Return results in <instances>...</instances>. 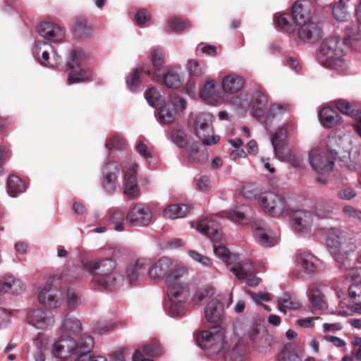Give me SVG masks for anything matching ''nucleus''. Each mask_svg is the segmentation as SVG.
<instances>
[{
	"instance_id": "5fc2aeb1",
	"label": "nucleus",
	"mask_w": 361,
	"mask_h": 361,
	"mask_svg": "<svg viewBox=\"0 0 361 361\" xmlns=\"http://www.w3.org/2000/svg\"><path fill=\"white\" fill-rule=\"evenodd\" d=\"M278 361H302V360L296 353L284 347L279 355Z\"/></svg>"
},
{
	"instance_id": "72a5a7b5",
	"label": "nucleus",
	"mask_w": 361,
	"mask_h": 361,
	"mask_svg": "<svg viewBox=\"0 0 361 361\" xmlns=\"http://www.w3.org/2000/svg\"><path fill=\"white\" fill-rule=\"evenodd\" d=\"M165 51L161 47H154L152 49L151 60L153 65L154 72L152 73L153 79L158 80L160 74L157 72L159 71L164 63Z\"/></svg>"
},
{
	"instance_id": "2f4dec72",
	"label": "nucleus",
	"mask_w": 361,
	"mask_h": 361,
	"mask_svg": "<svg viewBox=\"0 0 361 361\" xmlns=\"http://www.w3.org/2000/svg\"><path fill=\"white\" fill-rule=\"evenodd\" d=\"M190 210L191 207L187 204H173L165 208L163 215L166 219H176L185 217Z\"/></svg>"
},
{
	"instance_id": "f704fd0d",
	"label": "nucleus",
	"mask_w": 361,
	"mask_h": 361,
	"mask_svg": "<svg viewBox=\"0 0 361 361\" xmlns=\"http://www.w3.org/2000/svg\"><path fill=\"white\" fill-rule=\"evenodd\" d=\"M310 302L312 310H322L327 307L324 295L321 290L317 288H312L310 290Z\"/></svg>"
},
{
	"instance_id": "423d86ee",
	"label": "nucleus",
	"mask_w": 361,
	"mask_h": 361,
	"mask_svg": "<svg viewBox=\"0 0 361 361\" xmlns=\"http://www.w3.org/2000/svg\"><path fill=\"white\" fill-rule=\"evenodd\" d=\"M196 228L198 231L206 235L214 242V252L215 255L223 259L226 264H232L233 258H235L229 250L221 245H216L222 238V231L219 224L212 218H205L197 222Z\"/></svg>"
},
{
	"instance_id": "09e8293b",
	"label": "nucleus",
	"mask_w": 361,
	"mask_h": 361,
	"mask_svg": "<svg viewBox=\"0 0 361 361\" xmlns=\"http://www.w3.org/2000/svg\"><path fill=\"white\" fill-rule=\"evenodd\" d=\"M343 0H338V3L334 5L333 14L334 18L341 22L347 21L350 17L345 6L342 3Z\"/></svg>"
},
{
	"instance_id": "f8f14e48",
	"label": "nucleus",
	"mask_w": 361,
	"mask_h": 361,
	"mask_svg": "<svg viewBox=\"0 0 361 361\" xmlns=\"http://www.w3.org/2000/svg\"><path fill=\"white\" fill-rule=\"evenodd\" d=\"M231 271H232L238 279L247 278L246 283L251 287L257 286L261 281L259 278L252 276L254 267L250 260H245L243 262L235 264L231 269Z\"/></svg>"
},
{
	"instance_id": "c03bdc74",
	"label": "nucleus",
	"mask_w": 361,
	"mask_h": 361,
	"mask_svg": "<svg viewBox=\"0 0 361 361\" xmlns=\"http://www.w3.org/2000/svg\"><path fill=\"white\" fill-rule=\"evenodd\" d=\"M145 97L149 104L155 108H158L163 103V98L155 87H150L146 90Z\"/></svg>"
},
{
	"instance_id": "c85d7f7f",
	"label": "nucleus",
	"mask_w": 361,
	"mask_h": 361,
	"mask_svg": "<svg viewBox=\"0 0 361 361\" xmlns=\"http://www.w3.org/2000/svg\"><path fill=\"white\" fill-rule=\"evenodd\" d=\"M319 118L322 126L327 128H331L341 122V117L331 107H324L319 112Z\"/></svg>"
},
{
	"instance_id": "f257e3e1",
	"label": "nucleus",
	"mask_w": 361,
	"mask_h": 361,
	"mask_svg": "<svg viewBox=\"0 0 361 361\" xmlns=\"http://www.w3.org/2000/svg\"><path fill=\"white\" fill-rule=\"evenodd\" d=\"M94 345L91 336L84 335L78 341L70 337L61 336L55 342L52 353L59 358L71 357L73 361H107L103 356H92Z\"/></svg>"
},
{
	"instance_id": "0eeeda50",
	"label": "nucleus",
	"mask_w": 361,
	"mask_h": 361,
	"mask_svg": "<svg viewBox=\"0 0 361 361\" xmlns=\"http://www.w3.org/2000/svg\"><path fill=\"white\" fill-rule=\"evenodd\" d=\"M197 345L203 349H209L212 353L221 352L224 348V334L219 325H214L200 332L196 336Z\"/></svg>"
},
{
	"instance_id": "4d7b16f0",
	"label": "nucleus",
	"mask_w": 361,
	"mask_h": 361,
	"mask_svg": "<svg viewBox=\"0 0 361 361\" xmlns=\"http://www.w3.org/2000/svg\"><path fill=\"white\" fill-rule=\"evenodd\" d=\"M275 20L277 25L283 31L286 32H293L294 28L293 25L288 22V18L284 14H277L275 16Z\"/></svg>"
},
{
	"instance_id": "a19ab883",
	"label": "nucleus",
	"mask_w": 361,
	"mask_h": 361,
	"mask_svg": "<svg viewBox=\"0 0 361 361\" xmlns=\"http://www.w3.org/2000/svg\"><path fill=\"white\" fill-rule=\"evenodd\" d=\"M300 262L304 271L313 273L317 267L318 259L310 253L304 252L299 257Z\"/></svg>"
},
{
	"instance_id": "c9c22d12",
	"label": "nucleus",
	"mask_w": 361,
	"mask_h": 361,
	"mask_svg": "<svg viewBox=\"0 0 361 361\" xmlns=\"http://www.w3.org/2000/svg\"><path fill=\"white\" fill-rule=\"evenodd\" d=\"M8 192L11 197H16L26 190L25 183L17 176H9L7 180Z\"/></svg>"
},
{
	"instance_id": "bf43d9fd",
	"label": "nucleus",
	"mask_w": 361,
	"mask_h": 361,
	"mask_svg": "<svg viewBox=\"0 0 361 361\" xmlns=\"http://www.w3.org/2000/svg\"><path fill=\"white\" fill-rule=\"evenodd\" d=\"M245 212L229 210L225 212L226 216L233 222L240 223L245 219Z\"/></svg>"
},
{
	"instance_id": "4be33fe9",
	"label": "nucleus",
	"mask_w": 361,
	"mask_h": 361,
	"mask_svg": "<svg viewBox=\"0 0 361 361\" xmlns=\"http://www.w3.org/2000/svg\"><path fill=\"white\" fill-rule=\"evenodd\" d=\"M224 305L216 299H212L207 305L204 315L207 321L210 323L219 324L224 317Z\"/></svg>"
},
{
	"instance_id": "13d9d810",
	"label": "nucleus",
	"mask_w": 361,
	"mask_h": 361,
	"mask_svg": "<svg viewBox=\"0 0 361 361\" xmlns=\"http://www.w3.org/2000/svg\"><path fill=\"white\" fill-rule=\"evenodd\" d=\"M135 21L137 25L142 26L151 18L150 13L146 9H140L135 15Z\"/></svg>"
},
{
	"instance_id": "a211bd4d",
	"label": "nucleus",
	"mask_w": 361,
	"mask_h": 361,
	"mask_svg": "<svg viewBox=\"0 0 361 361\" xmlns=\"http://www.w3.org/2000/svg\"><path fill=\"white\" fill-rule=\"evenodd\" d=\"M268 104V97L265 92L259 88L252 94L249 103L251 114L256 118L262 117L267 110Z\"/></svg>"
},
{
	"instance_id": "2eb2a0df",
	"label": "nucleus",
	"mask_w": 361,
	"mask_h": 361,
	"mask_svg": "<svg viewBox=\"0 0 361 361\" xmlns=\"http://www.w3.org/2000/svg\"><path fill=\"white\" fill-rule=\"evenodd\" d=\"M290 218L293 221V228L295 232L308 233L310 231L312 223V215L305 210H294Z\"/></svg>"
},
{
	"instance_id": "6e6d98bb",
	"label": "nucleus",
	"mask_w": 361,
	"mask_h": 361,
	"mask_svg": "<svg viewBox=\"0 0 361 361\" xmlns=\"http://www.w3.org/2000/svg\"><path fill=\"white\" fill-rule=\"evenodd\" d=\"M171 137L177 146L184 147L186 146V135L182 130H174L171 132Z\"/></svg>"
},
{
	"instance_id": "a18cd8bd",
	"label": "nucleus",
	"mask_w": 361,
	"mask_h": 361,
	"mask_svg": "<svg viewBox=\"0 0 361 361\" xmlns=\"http://www.w3.org/2000/svg\"><path fill=\"white\" fill-rule=\"evenodd\" d=\"M168 32H180L190 27V23L178 16L171 18L168 20Z\"/></svg>"
},
{
	"instance_id": "f03ea898",
	"label": "nucleus",
	"mask_w": 361,
	"mask_h": 361,
	"mask_svg": "<svg viewBox=\"0 0 361 361\" xmlns=\"http://www.w3.org/2000/svg\"><path fill=\"white\" fill-rule=\"evenodd\" d=\"M187 274L185 267H176L167 276V295L171 300L170 312L173 315L180 316L185 312L183 304L190 296L189 286L183 280Z\"/></svg>"
},
{
	"instance_id": "3c124183",
	"label": "nucleus",
	"mask_w": 361,
	"mask_h": 361,
	"mask_svg": "<svg viewBox=\"0 0 361 361\" xmlns=\"http://www.w3.org/2000/svg\"><path fill=\"white\" fill-rule=\"evenodd\" d=\"M214 293L212 288H200L194 293L192 300L195 304H199L205 299L211 298Z\"/></svg>"
},
{
	"instance_id": "dca6fc26",
	"label": "nucleus",
	"mask_w": 361,
	"mask_h": 361,
	"mask_svg": "<svg viewBox=\"0 0 361 361\" xmlns=\"http://www.w3.org/2000/svg\"><path fill=\"white\" fill-rule=\"evenodd\" d=\"M39 35L51 42H61L65 32L59 25L50 22H44L37 27Z\"/></svg>"
},
{
	"instance_id": "69168bd1",
	"label": "nucleus",
	"mask_w": 361,
	"mask_h": 361,
	"mask_svg": "<svg viewBox=\"0 0 361 361\" xmlns=\"http://www.w3.org/2000/svg\"><path fill=\"white\" fill-rule=\"evenodd\" d=\"M106 145L109 149H118L123 145V140L118 136H113L107 141Z\"/></svg>"
},
{
	"instance_id": "c756f323",
	"label": "nucleus",
	"mask_w": 361,
	"mask_h": 361,
	"mask_svg": "<svg viewBox=\"0 0 361 361\" xmlns=\"http://www.w3.org/2000/svg\"><path fill=\"white\" fill-rule=\"evenodd\" d=\"M212 123V115L203 113L198 115L194 122V130L195 135L199 137L206 136V133H210V123Z\"/></svg>"
},
{
	"instance_id": "de8ad7c7",
	"label": "nucleus",
	"mask_w": 361,
	"mask_h": 361,
	"mask_svg": "<svg viewBox=\"0 0 361 361\" xmlns=\"http://www.w3.org/2000/svg\"><path fill=\"white\" fill-rule=\"evenodd\" d=\"M334 106L342 114L354 116L357 111L353 104L350 103L345 99H337L333 102Z\"/></svg>"
},
{
	"instance_id": "5701e85b",
	"label": "nucleus",
	"mask_w": 361,
	"mask_h": 361,
	"mask_svg": "<svg viewBox=\"0 0 361 361\" xmlns=\"http://www.w3.org/2000/svg\"><path fill=\"white\" fill-rule=\"evenodd\" d=\"M252 228L254 235L260 245L265 247L275 245L276 239L269 235L267 228L264 221H259L253 223Z\"/></svg>"
},
{
	"instance_id": "7ed1b4c3",
	"label": "nucleus",
	"mask_w": 361,
	"mask_h": 361,
	"mask_svg": "<svg viewBox=\"0 0 361 361\" xmlns=\"http://www.w3.org/2000/svg\"><path fill=\"white\" fill-rule=\"evenodd\" d=\"M326 244L335 259L343 265L350 252L356 248L355 240L349 231L338 227L326 230Z\"/></svg>"
},
{
	"instance_id": "338daca9",
	"label": "nucleus",
	"mask_w": 361,
	"mask_h": 361,
	"mask_svg": "<svg viewBox=\"0 0 361 361\" xmlns=\"http://www.w3.org/2000/svg\"><path fill=\"white\" fill-rule=\"evenodd\" d=\"M247 293L257 304H261L262 300L269 301L271 299V295L267 293H255L251 290H247Z\"/></svg>"
},
{
	"instance_id": "6e6552de",
	"label": "nucleus",
	"mask_w": 361,
	"mask_h": 361,
	"mask_svg": "<svg viewBox=\"0 0 361 361\" xmlns=\"http://www.w3.org/2000/svg\"><path fill=\"white\" fill-rule=\"evenodd\" d=\"M337 152L329 149H312L309 154V161L312 168L318 173L331 172L337 158Z\"/></svg>"
},
{
	"instance_id": "e433bc0d",
	"label": "nucleus",
	"mask_w": 361,
	"mask_h": 361,
	"mask_svg": "<svg viewBox=\"0 0 361 361\" xmlns=\"http://www.w3.org/2000/svg\"><path fill=\"white\" fill-rule=\"evenodd\" d=\"M278 305L279 310L286 313L287 310H298L301 307V303L295 297L285 293L278 300Z\"/></svg>"
},
{
	"instance_id": "393cba45",
	"label": "nucleus",
	"mask_w": 361,
	"mask_h": 361,
	"mask_svg": "<svg viewBox=\"0 0 361 361\" xmlns=\"http://www.w3.org/2000/svg\"><path fill=\"white\" fill-rule=\"evenodd\" d=\"M118 172V169L114 164L109 163L106 166L102 185L109 194L113 193L116 188Z\"/></svg>"
},
{
	"instance_id": "e2e57ef3",
	"label": "nucleus",
	"mask_w": 361,
	"mask_h": 361,
	"mask_svg": "<svg viewBox=\"0 0 361 361\" xmlns=\"http://www.w3.org/2000/svg\"><path fill=\"white\" fill-rule=\"evenodd\" d=\"M356 195L355 190L351 188L340 190L337 193L338 198L343 200H350L356 197Z\"/></svg>"
},
{
	"instance_id": "0e129e2a",
	"label": "nucleus",
	"mask_w": 361,
	"mask_h": 361,
	"mask_svg": "<svg viewBox=\"0 0 361 361\" xmlns=\"http://www.w3.org/2000/svg\"><path fill=\"white\" fill-rule=\"evenodd\" d=\"M242 193L245 198L253 200L257 197V190L253 185H246L243 188Z\"/></svg>"
},
{
	"instance_id": "680f3d73",
	"label": "nucleus",
	"mask_w": 361,
	"mask_h": 361,
	"mask_svg": "<svg viewBox=\"0 0 361 361\" xmlns=\"http://www.w3.org/2000/svg\"><path fill=\"white\" fill-rule=\"evenodd\" d=\"M189 255L195 261L201 263L203 265L205 266H211L212 262L211 259L204 255H201L200 253L194 251V250H190L188 252Z\"/></svg>"
},
{
	"instance_id": "37998d69",
	"label": "nucleus",
	"mask_w": 361,
	"mask_h": 361,
	"mask_svg": "<svg viewBox=\"0 0 361 361\" xmlns=\"http://www.w3.org/2000/svg\"><path fill=\"white\" fill-rule=\"evenodd\" d=\"M159 111V121L162 124H169L174 121L175 111L173 108H171L170 104H163L158 106Z\"/></svg>"
},
{
	"instance_id": "7c9ffc66",
	"label": "nucleus",
	"mask_w": 361,
	"mask_h": 361,
	"mask_svg": "<svg viewBox=\"0 0 361 361\" xmlns=\"http://www.w3.org/2000/svg\"><path fill=\"white\" fill-rule=\"evenodd\" d=\"M244 85L243 79L236 75H228L222 80V87L226 93H235L240 91Z\"/></svg>"
},
{
	"instance_id": "b1692460",
	"label": "nucleus",
	"mask_w": 361,
	"mask_h": 361,
	"mask_svg": "<svg viewBox=\"0 0 361 361\" xmlns=\"http://www.w3.org/2000/svg\"><path fill=\"white\" fill-rule=\"evenodd\" d=\"M137 167L133 165L128 169L124 171L125 194L130 198H134L138 193V186L137 181Z\"/></svg>"
},
{
	"instance_id": "9b49d317",
	"label": "nucleus",
	"mask_w": 361,
	"mask_h": 361,
	"mask_svg": "<svg viewBox=\"0 0 361 361\" xmlns=\"http://www.w3.org/2000/svg\"><path fill=\"white\" fill-rule=\"evenodd\" d=\"M152 214L148 207L136 204L126 214V222L133 227L147 226L152 223Z\"/></svg>"
},
{
	"instance_id": "a878e982",
	"label": "nucleus",
	"mask_w": 361,
	"mask_h": 361,
	"mask_svg": "<svg viewBox=\"0 0 361 361\" xmlns=\"http://www.w3.org/2000/svg\"><path fill=\"white\" fill-rule=\"evenodd\" d=\"M144 75L152 76V71L147 66L137 68L126 78V85L132 92H136Z\"/></svg>"
},
{
	"instance_id": "6ab92c4d",
	"label": "nucleus",
	"mask_w": 361,
	"mask_h": 361,
	"mask_svg": "<svg viewBox=\"0 0 361 361\" xmlns=\"http://www.w3.org/2000/svg\"><path fill=\"white\" fill-rule=\"evenodd\" d=\"M290 16L293 22L298 25L310 20L309 2L306 0L295 1L292 6Z\"/></svg>"
},
{
	"instance_id": "20e7f679",
	"label": "nucleus",
	"mask_w": 361,
	"mask_h": 361,
	"mask_svg": "<svg viewBox=\"0 0 361 361\" xmlns=\"http://www.w3.org/2000/svg\"><path fill=\"white\" fill-rule=\"evenodd\" d=\"M85 268L94 274L93 281L101 288H114L121 279V276L116 271V262L112 258L87 262Z\"/></svg>"
},
{
	"instance_id": "ddd939ff",
	"label": "nucleus",
	"mask_w": 361,
	"mask_h": 361,
	"mask_svg": "<svg viewBox=\"0 0 361 361\" xmlns=\"http://www.w3.org/2000/svg\"><path fill=\"white\" fill-rule=\"evenodd\" d=\"M298 36L299 39L307 43H315L322 37L320 26L311 20L299 25Z\"/></svg>"
},
{
	"instance_id": "052dcab7",
	"label": "nucleus",
	"mask_w": 361,
	"mask_h": 361,
	"mask_svg": "<svg viewBox=\"0 0 361 361\" xmlns=\"http://www.w3.org/2000/svg\"><path fill=\"white\" fill-rule=\"evenodd\" d=\"M189 255L195 261L201 263L203 265L205 266H211L212 262L211 259L204 255H201L200 253L194 251V250H190L188 252Z\"/></svg>"
},
{
	"instance_id": "1a4fd4ad",
	"label": "nucleus",
	"mask_w": 361,
	"mask_h": 361,
	"mask_svg": "<svg viewBox=\"0 0 361 361\" xmlns=\"http://www.w3.org/2000/svg\"><path fill=\"white\" fill-rule=\"evenodd\" d=\"M83 57H85V52L81 49H73L71 52V61L67 63V67L70 71L68 77V84L85 82L92 80V71L89 68H80V60Z\"/></svg>"
},
{
	"instance_id": "412c9836",
	"label": "nucleus",
	"mask_w": 361,
	"mask_h": 361,
	"mask_svg": "<svg viewBox=\"0 0 361 361\" xmlns=\"http://www.w3.org/2000/svg\"><path fill=\"white\" fill-rule=\"evenodd\" d=\"M23 282L13 276L5 274L0 279V289L6 293L18 295L25 290Z\"/></svg>"
},
{
	"instance_id": "aec40b11",
	"label": "nucleus",
	"mask_w": 361,
	"mask_h": 361,
	"mask_svg": "<svg viewBox=\"0 0 361 361\" xmlns=\"http://www.w3.org/2000/svg\"><path fill=\"white\" fill-rule=\"evenodd\" d=\"M55 280L56 277H53L51 282L48 281L38 295L39 301L51 308L56 307L60 304L58 291L52 288V284Z\"/></svg>"
},
{
	"instance_id": "bb28decb",
	"label": "nucleus",
	"mask_w": 361,
	"mask_h": 361,
	"mask_svg": "<svg viewBox=\"0 0 361 361\" xmlns=\"http://www.w3.org/2000/svg\"><path fill=\"white\" fill-rule=\"evenodd\" d=\"M353 281L349 286L348 293L350 298L353 301L361 300V267L353 268L348 274Z\"/></svg>"
},
{
	"instance_id": "774afa93",
	"label": "nucleus",
	"mask_w": 361,
	"mask_h": 361,
	"mask_svg": "<svg viewBox=\"0 0 361 361\" xmlns=\"http://www.w3.org/2000/svg\"><path fill=\"white\" fill-rule=\"evenodd\" d=\"M67 305L71 309H73L78 305V295L71 289L67 290Z\"/></svg>"
},
{
	"instance_id": "473e14b6",
	"label": "nucleus",
	"mask_w": 361,
	"mask_h": 361,
	"mask_svg": "<svg viewBox=\"0 0 361 361\" xmlns=\"http://www.w3.org/2000/svg\"><path fill=\"white\" fill-rule=\"evenodd\" d=\"M61 330L64 334L78 335L82 331V326L78 319L66 315L62 320Z\"/></svg>"
},
{
	"instance_id": "603ef678",
	"label": "nucleus",
	"mask_w": 361,
	"mask_h": 361,
	"mask_svg": "<svg viewBox=\"0 0 361 361\" xmlns=\"http://www.w3.org/2000/svg\"><path fill=\"white\" fill-rule=\"evenodd\" d=\"M75 32L78 36H88L91 32V27L85 19L79 18L75 20Z\"/></svg>"
},
{
	"instance_id": "cd10ccee",
	"label": "nucleus",
	"mask_w": 361,
	"mask_h": 361,
	"mask_svg": "<svg viewBox=\"0 0 361 361\" xmlns=\"http://www.w3.org/2000/svg\"><path fill=\"white\" fill-rule=\"evenodd\" d=\"M147 270V260L145 259H139L127 267L126 271V277L129 282L132 283L144 276Z\"/></svg>"
},
{
	"instance_id": "58836bf2",
	"label": "nucleus",
	"mask_w": 361,
	"mask_h": 361,
	"mask_svg": "<svg viewBox=\"0 0 361 361\" xmlns=\"http://www.w3.org/2000/svg\"><path fill=\"white\" fill-rule=\"evenodd\" d=\"M126 214L124 212L114 209L109 211V220L114 228L117 231H121L124 228L125 221H126Z\"/></svg>"
},
{
	"instance_id": "79ce46f5",
	"label": "nucleus",
	"mask_w": 361,
	"mask_h": 361,
	"mask_svg": "<svg viewBox=\"0 0 361 361\" xmlns=\"http://www.w3.org/2000/svg\"><path fill=\"white\" fill-rule=\"evenodd\" d=\"M159 80H162L164 84L169 88H177L180 86L181 80L179 74L173 71L170 70L159 77Z\"/></svg>"
},
{
	"instance_id": "39448f33",
	"label": "nucleus",
	"mask_w": 361,
	"mask_h": 361,
	"mask_svg": "<svg viewBox=\"0 0 361 361\" xmlns=\"http://www.w3.org/2000/svg\"><path fill=\"white\" fill-rule=\"evenodd\" d=\"M346 47V40L341 41L337 36L328 37L320 45L317 56V60L326 68H336L341 66L342 57L344 56Z\"/></svg>"
},
{
	"instance_id": "4c0bfd02",
	"label": "nucleus",
	"mask_w": 361,
	"mask_h": 361,
	"mask_svg": "<svg viewBox=\"0 0 361 361\" xmlns=\"http://www.w3.org/2000/svg\"><path fill=\"white\" fill-rule=\"evenodd\" d=\"M287 130L283 127L279 128L271 135V141L276 155L280 156L286 138Z\"/></svg>"
},
{
	"instance_id": "9d476101",
	"label": "nucleus",
	"mask_w": 361,
	"mask_h": 361,
	"mask_svg": "<svg viewBox=\"0 0 361 361\" xmlns=\"http://www.w3.org/2000/svg\"><path fill=\"white\" fill-rule=\"evenodd\" d=\"M258 204L262 209L273 216H279L285 209V200L271 191H266L258 197Z\"/></svg>"
},
{
	"instance_id": "49530a36",
	"label": "nucleus",
	"mask_w": 361,
	"mask_h": 361,
	"mask_svg": "<svg viewBox=\"0 0 361 361\" xmlns=\"http://www.w3.org/2000/svg\"><path fill=\"white\" fill-rule=\"evenodd\" d=\"M145 354L149 357H156L162 354L163 349L157 339H152L149 343L142 346Z\"/></svg>"
},
{
	"instance_id": "f3484780",
	"label": "nucleus",
	"mask_w": 361,
	"mask_h": 361,
	"mask_svg": "<svg viewBox=\"0 0 361 361\" xmlns=\"http://www.w3.org/2000/svg\"><path fill=\"white\" fill-rule=\"evenodd\" d=\"M176 267H184L183 266L173 264L170 259L167 257H161L149 268L148 274L150 278L154 279H159L163 278L168 274L172 273Z\"/></svg>"
},
{
	"instance_id": "ea45409f",
	"label": "nucleus",
	"mask_w": 361,
	"mask_h": 361,
	"mask_svg": "<svg viewBox=\"0 0 361 361\" xmlns=\"http://www.w3.org/2000/svg\"><path fill=\"white\" fill-rule=\"evenodd\" d=\"M201 98L207 102L216 101L219 96L215 92V82L212 80H207L200 91Z\"/></svg>"
},
{
	"instance_id": "4468645a",
	"label": "nucleus",
	"mask_w": 361,
	"mask_h": 361,
	"mask_svg": "<svg viewBox=\"0 0 361 361\" xmlns=\"http://www.w3.org/2000/svg\"><path fill=\"white\" fill-rule=\"evenodd\" d=\"M27 319L30 324L40 329H45L54 323L52 312L41 308L31 310L27 314Z\"/></svg>"
},
{
	"instance_id": "8fccbe9b",
	"label": "nucleus",
	"mask_w": 361,
	"mask_h": 361,
	"mask_svg": "<svg viewBox=\"0 0 361 361\" xmlns=\"http://www.w3.org/2000/svg\"><path fill=\"white\" fill-rule=\"evenodd\" d=\"M204 64L196 59H190L188 62L187 68L190 76L198 77L204 73Z\"/></svg>"
},
{
	"instance_id": "864d4df0",
	"label": "nucleus",
	"mask_w": 361,
	"mask_h": 361,
	"mask_svg": "<svg viewBox=\"0 0 361 361\" xmlns=\"http://www.w3.org/2000/svg\"><path fill=\"white\" fill-rule=\"evenodd\" d=\"M357 26L355 25H348L345 30V35L342 41H347V47L350 45L352 40H358L360 38L357 32Z\"/></svg>"
}]
</instances>
